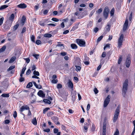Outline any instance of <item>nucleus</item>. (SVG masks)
<instances>
[{
    "label": "nucleus",
    "mask_w": 135,
    "mask_h": 135,
    "mask_svg": "<svg viewBox=\"0 0 135 135\" xmlns=\"http://www.w3.org/2000/svg\"><path fill=\"white\" fill-rule=\"evenodd\" d=\"M128 79H126L123 83L122 89V94L124 97H125L126 96V93L128 89Z\"/></svg>",
    "instance_id": "1"
},
{
    "label": "nucleus",
    "mask_w": 135,
    "mask_h": 135,
    "mask_svg": "<svg viewBox=\"0 0 135 135\" xmlns=\"http://www.w3.org/2000/svg\"><path fill=\"white\" fill-rule=\"evenodd\" d=\"M12 24V22H10L6 21L5 22L3 25V27L4 30L5 31H7L10 29Z\"/></svg>",
    "instance_id": "2"
},
{
    "label": "nucleus",
    "mask_w": 135,
    "mask_h": 135,
    "mask_svg": "<svg viewBox=\"0 0 135 135\" xmlns=\"http://www.w3.org/2000/svg\"><path fill=\"white\" fill-rule=\"evenodd\" d=\"M109 12V8L107 6L106 7L103 12V15L105 20L107 18Z\"/></svg>",
    "instance_id": "3"
},
{
    "label": "nucleus",
    "mask_w": 135,
    "mask_h": 135,
    "mask_svg": "<svg viewBox=\"0 0 135 135\" xmlns=\"http://www.w3.org/2000/svg\"><path fill=\"white\" fill-rule=\"evenodd\" d=\"M76 43L80 46H85V42L84 40L81 39H77L76 40Z\"/></svg>",
    "instance_id": "4"
},
{
    "label": "nucleus",
    "mask_w": 135,
    "mask_h": 135,
    "mask_svg": "<svg viewBox=\"0 0 135 135\" xmlns=\"http://www.w3.org/2000/svg\"><path fill=\"white\" fill-rule=\"evenodd\" d=\"M124 37V35L122 34L118 40V47L120 48L122 45Z\"/></svg>",
    "instance_id": "5"
},
{
    "label": "nucleus",
    "mask_w": 135,
    "mask_h": 135,
    "mask_svg": "<svg viewBox=\"0 0 135 135\" xmlns=\"http://www.w3.org/2000/svg\"><path fill=\"white\" fill-rule=\"evenodd\" d=\"M119 113V110H116L115 111L113 119V121L114 122H115L117 119Z\"/></svg>",
    "instance_id": "6"
},
{
    "label": "nucleus",
    "mask_w": 135,
    "mask_h": 135,
    "mask_svg": "<svg viewBox=\"0 0 135 135\" xmlns=\"http://www.w3.org/2000/svg\"><path fill=\"white\" fill-rule=\"evenodd\" d=\"M128 25V21L127 19L125 20V23L124 24L123 27V30L124 31H125L127 29V28Z\"/></svg>",
    "instance_id": "7"
},
{
    "label": "nucleus",
    "mask_w": 135,
    "mask_h": 135,
    "mask_svg": "<svg viewBox=\"0 0 135 135\" xmlns=\"http://www.w3.org/2000/svg\"><path fill=\"white\" fill-rule=\"evenodd\" d=\"M131 62V59L130 58L128 57L126 60V66L127 68H129Z\"/></svg>",
    "instance_id": "8"
},
{
    "label": "nucleus",
    "mask_w": 135,
    "mask_h": 135,
    "mask_svg": "<svg viewBox=\"0 0 135 135\" xmlns=\"http://www.w3.org/2000/svg\"><path fill=\"white\" fill-rule=\"evenodd\" d=\"M17 7L21 9H24L27 7V6L25 3H21L17 6Z\"/></svg>",
    "instance_id": "9"
},
{
    "label": "nucleus",
    "mask_w": 135,
    "mask_h": 135,
    "mask_svg": "<svg viewBox=\"0 0 135 135\" xmlns=\"http://www.w3.org/2000/svg\"><path fill=\"white\" fill-rule=\"evenodd\" d=\"M37 95L40 97L44 98L45 97V94L44 93L43 91L40 90L37 93Z\"/></svg>",
    "instance_id": "10"
},
{
    "label": "nucleus",
    "mask_w": 135,
    "mask_h": 135,
    "mask_svg": "<svg viewBox=\"0 0 135 135\" xmlns=\"http://www.w3.org/2000/svg\"><path fill=\"white\" fill-rule=\"evenodd\" d=\"M106 124L105 123H104L103 127V134L102 135H106Z\"/></svg>",
    "instance_id": "11"
},
{
    "label": "nucleus",
    "mask_w": 135,
    "mask_h": 135,
    "mask_svg": "<svg viewBox=\"0 0 135 135\" xmlns=\"http://www.w3.org/2000/svg\"><path fill=\"white\" fill-rule=\"evenodd\" d=\"M111 25L110 24L107 23V25L105 27V31L106 32H109L110 29Z\"/></svg>",
    "instance_id": "12"
},
{
    "label": "nucleus",
    "mask_w": 135,
    "mask_h": 135,
    "mask_svg": "<svg viewBox=\"0 0 135 135\" xmlns=\"http://www.w3.org/2000/svg\"><path fill=\"white\" fill-rule=\"evenodd\" d=\"M68 87L70 88L73 89V84L72 82L70 80H69L68 81Z\"/></svg>",
    "instance_id": "13"
},
{
    "label": "nucleus",
    "mask_w": 135,
    "mask_h": 135,
    "mask_svg": "<svg viewBox=\"0 0 135 135\" xmlns=\"http://www.w3.org/2000/svg\"><path fill=\"white\" fill-rule=\"evenodd\" d=\"M29 107L28 105H25L22 106L20 109V110H29Z\"/></svg>",
    "instance_id": "14"
},
{
    "label": "nucleus",
    "mask_w": 135,
    "mask_h": 135,
    "mask_svg": "<svg viewBox=\"0 0 135 135\" xmlns=\"http://www.w3.org/2000/svg\"><path fill=\"white\" fill-rule=\"evenodd\" d=\"M71 46L73 49H76L78 47L75 44H71Z\"/></svg>",
    "instance_id": "15"
},
{
    "label": "nucleus",
    "mask_w": 135,
    "mask_h": 135,
    "mask_svg": "<svg viewBox=\"0 0 135 135\" xmlns=\"http://www.w3.org/2000/svg\"><path fill=\"white\" fill-rule=\"evenodd\" d=\"M16 57L15 56L12 57L9 60V63H12L13 62L16 60Z\"/></svg>",
    "instance_id": "16"
},
{
    "label": "nucleus",
    "mask_w": 135,
    "mask_h": 135,
    "mask_svg": "<svg viewBox=\"0 0 135 135\" xmlns=\"http://www.w3.org/2000/svg\"><path fill=\"white\" fill-rule=\"evenodd\" d=\"M78 24H76L71 29V31H74L78 27Z\"/></svg>",
    "instance_id": "17"
},
{
    "label": "nucleus",
    "mask_w": 135,
    "mask_h": 135,
    "mask_svg": "<svg viewBox=\"0 0 135 135\" xmlns=\"http://www.w3.org/2000/svg\"><path fill=\"white\" fill-rule=\"evenodd\" d=\"M15 18V15L13 13H12L9 17V19L12 21H13Z\"/></svg>",
    "instance_id": "18"
},
{
    "label": "nucleus",
    "mask_w": 135,
    "mask_h": 135,
    "mask_svg": "<svg viewBox=\"0 0 135 135\" xmlns=\"http://www.w3.org/2000/svg\"><path fill=\"white\" fill-rule=\"evenodd\" d=\"M103 37V36L101 35L98 38L97 40V44L102 40Z\"/></svg>",
    "instance_id": "19"
},
{
    "label": "nucleus",
    "mask_w": 135,
    "mask_h": 135,
    "mask_svg": "<svg viewBox=\"0 0 135 135\" xmlns=\"http://www.w3.org/2000/svg\"><path fill=\"white\" fill-rule=\"evenodd\" d=\"M8 5H4L2 6H1L0 7V10H1L3 9H4L7 7H8Z\"/></svg>",
    "instance_id": "20"
},
{
    "label": "nucleus",
    "mask_w": 135,
    "mask_h": 135,
    "mask_svg": "<svg viewBox=\"0 0 135 135\" xmlns=\"http://www.w3.org/2000/svg\"><path fill=\"white\" fill-rule=\"evenodd\" d=\"M52 36V35L51 34L49 33H46L44 35V36L45 37L49 38H51Z\"/></svg>",
    "instance_id": "21"
},
{
    "label": "nucleus",
    "mask_w": 135,
    "mask_h": 135,
    "mask_svg": "<svg viewBox=\"0 0 135 135\" xmlns=\"http://www.w3.org/2000/svg\"><path fill=\"white\" fill-rule=\"evenodd\" d=\"M32 122L35 125H36L37 124V122L36 118H34L32 120Z\"/></svg>",
    "instance_id": "22"
},
{
    "label": "nucleus",
    "mask_w": 135,
    "mask_h": 135,
    "mask_svg": "<svg viewBox=\"0 0 135 135\" xmlns=\"http://www.w3.org/2000/svg\"><path fill=\"white\" fill-rule=\"evenodd\" d=\"M6 46L4 45L0 49V52H2L4 51L6 49Z\"/></svg>",
    "instance_id": "23"
},
{
    "label": "nucleus",
    "mask_w": 135,
    "mask_h": 135,
    "mask_svg": "<svg viewBox=\"0 0 135 135\" xmlns=\"http://www.w3.org/2000/svg\"><path fill=\"white\" fill-rule=\"evenodd\" d=\"M30 37L31 41L32 42L35 43V36L33 35L31 36Z\"/></svg>",
    "instance_id": "24"
},
{
    "label": "nucleus",
    "mask_w": 135,
    "mask_h": 135,
    "mask_svg": "<svg viewBox=\"0 0 135 135\" xmlns=\"http://www.w3.org/2000/svg\"><path fill=\"white\" fill-rule=\"evenodd\" d=\"M32 86V82H29L26 86V88H28L31 87Z\"/></svg>",
    "instance_id": "25"
},
{
    "label": "nucleus",
    "mask_w": 135,
    "mask_h": 135,
    "mask_svg": "<svg viewBox=\"0 0 135 135\" xmlns=\"http://www.w3.org/2000/svg\"><path fill=\"white\" fill-rule=\"evenodd\" d=\"M43 101L44 102L48 104H50L51 103V102L48 99H44Z\"/></svg>",
    "instance_id": "26"
},
{
    "label": "nucleus",
    "mask_w": 135,
    "mask_h": 135,
    "mask_svg": "<svg viewBox=\"0 0 135 135\" xmlns=\"http://www.w3.org/2000/svg\"><path fill=\"white\" fill-rule=\"evenodd\" d=\"M15 68V66L14 65L11 66L7 70V71H10L12 70Z\"/></svg>",
    "instance_id": "27"
},
{
    "label": "nucleus",
    "mask_w": 135,
    "mask_h": 135,
    "mask_svg": "<svg viewBox=\"0 0 135 135\" xmlns=\"http://www.w3.org/2000/svg\"><path fill=\"white\" fill-rule=\"evenodd\" d=\"M51 118L55 123H56L58 121V118L56 117H53Z\"/></svg>",
    "instance_id": "28"
},
{
    "label": "nucleus",
    "mask_w": 135,
    "mask_h": 135,
    "mask_svg": "<svg viewBox=\"0 0 135 135\" xmlns=\"http://www.w3.org/2000/svg\"><path fill=\"white\" fill-rule=\"evenodd\" d=\"M114 8H113L110 11V16H113L114 15Z\"/></svg>",
    "instance_id": "29"
},
{
    "label": "nucleus",
    "mask_w": 135,
    "mask_h": 135,
    "mask_svg": "<svg viewBox=\"0 0 135 135\" xmlns=\"http://www.w3.org/2000/svg\"><path fill=\"white\" fill-rule=\"evenodd\" d=\"M26 16L24 15L23 16L22 18V20H21L22 22L23 23H24V22H25L26 21Z\"/></svg>",
    "instance_id": "30"
},
{
    "label": "nucleus",
    "mask_w": 135,
    "mask_h": 135,
    "mask_svg": "<svg viewBox=\"0 0 135 135\" xmlns=\"http://www.w3.org/2000/svg\"><path fill=\"white\" fill-rule=\"evenodd\" d=\"M2 97H9V94H3L1 95Z\"/></svg>",
    "instance_id": "31"
},
{
    "label": "nucleus",
    "mask_w": 135,
    "mask_h": 135,
    "mask_svg": "<svg viewBox=\"0 0 135 135\" xmlns=\"http://www.w3.org/2000/svg\"><path fill=\"white\" fill-rule=\"evenodd\" d=\"M33 74L37 76H39L40 74L39 72L38 71H36L34 70L33 72Z\"/></svg>",
    "instance_id": "32"
},
{
    "label": "nucleus",
    "mask_w": 135,
    "mask_h": 135,
    "mask_svg": "<svg viewBox=\"0 0 135 135\" xmlns=\"http://www.w3.org/2000/svg\"><path fill=\"white\" fill-rule=\"evenodd\" d=\"M4 20V18L3 17H2L0 18V26H1L3 24Z\"/></svg>",
    "instance_id": "33"
},
{
    "label": "nucleus",
    "mask_w": 135,
    "mask_h": 135,
    "mask_svg": "<svg viewBox=\"0 0 135 135\" xmlns=\"http://www.w3.org/2000/svg\"><path fill=\"white\" fill-rule=\"evenodd\" d=\"M109 102H107L106 101V100H105L104 101V107H107V105L109 103Z\"/></svg>",
    "instance_id": "34"
},
{
    "label": "nucleus",
    "mask_w": 135,
    "mask_h": 135,
    "mask_svg": "<svg viewBox=\"0 0 135 135\" xmlns=\"http://www.w3.org/2000/svg\"><path fill=\"white\" fill-rule=\"evenodd\" d=\"M32 56L34 57L36 59H37L39 58V55L37 54H33L32 55Z\"/></svg>",
    "instance_id": "35"
},
{
    "label": "nucleus",
    "mask_w": 135,
    "mask_h": 135,
    "mask_svg": "<svg viewBox=\"0 0 135 135\" xmlns=\"http://www.w3.org/2000/svg\"><path fill=\"white\" fill-rule=\"evenodd\" d=\"M110 96L109 95H108L107 96V97L105 99V100H106L107 101L109 102L110 100Z\"/></svg>",
    "instance_id": "36"
},
{
    "label": "nucleus",
    "mask_w": 135,
    "mask_h": 135,
    "mask_svg": "<svg viewBox=\"0 0 135 135\" xmlns=\"http://www.w3.org/2000/svg\"><path fill=\"white\" fill-rule=\"evenodd\" d=\"M93 24V21H89V24L88 25V27H92Z\"/></svg>",
    "instance_id": "37"
},
{
    "label": "nucleus",
    "mask_w": 135,
    "mask_h": 135,
    "mask_svg": "<svg viewBox=\"0 0 135 135\" xmlns=\"http://www.w3.org/2000/svg\"><path fill=\"white\" fill-rule=\"evenodd\" d=\"M19 24L18 23L15 25L13 27V30H16L18 27L19 26Z\"/></svg>",
    "instance_id": "38"
},
{
    "label": "nucleus",
    "mask_w": 135,
    "mask_h": 135,
    "mask_svg": "<svg viewBox=\"0 0 135 135\" xmlns=\"http://www.w3.org/2000/svg\"><path fill=\"white\" fill-rule=\"evenodd\" d=\"M110 44H106V45L104 46V50H105V49L107 47L108 48H110Z\"/></svg>",
    "instance_id": "39"
},
{
    "label": "nucleus",
    "mask_w": 135,
    "mask_h": 135,
    "mask_svg": "<svg viewBox=\"0 0 135 135\" xmlns=\"http://www.w3.org/2000/svg\"><path fill=\"white\" fill-rule=\"evenodd\" d=\"M35 43L36 44H37V45H39L41 43V41L39 40H36V41Z\"/></svg>",
    "instance_id": "40"
},
{
    "label": "nucleus",
    "mask_w": 135,
    "mask_h": 135,
    "mask_svg": "<svg viewBox=\"0 0 135 135\" xmlns=\"http://www.w3.org/2000/svg\"><path fill=\"white\" fill-rule=\"evenodd\" d=\"M76 70L77 71H80L81 69V68L79 66H76Z\"/></svg>",
    "instance_id": "41"
},
{
    "label": "nucleus",
    "mask_w": 135,
    "mask_h": 135,
    "mask_svg": "<svg viewBox=\"0 0 135 135\" xmlns=\"http://www.w3.org/2000/svg\"><path fill=\"white\" fill-rule=\"evenodd\" d=\"M45 37L44 36V37H42L41 39L42 41L44 43H46L47 42L46 40Z\"/></svg>",
    "instance_id": "42"
},
{
    "label": "nucleus",
    "mask_w": 135,
    "mask_h": 135,
    "mask_svg": "<svg viewBox=\"0 0 135 135\" xmlns=\"http://www.w3.org/2000/svg\"><path fill=\"white\" fill-rule=\"evenodd\" d=\"M122 56H120L119 57V59L118 60V64H120V63L122 61Z\"/></svg>",
    "instance_id": "43"
},
{
    "label": "nucleus",
    "mask_w": 135,
    "mask_h": 135,
    "mask_svg": "<svg viewBox=\"0 0 135 135\" xmlns=\"http://www.w3.org/2000/svg\"><path fill=\"white\" fill-rule=\"evenodd\" d=\"M53 114V113L51 112H48L47 114V115L49 117H50Z\"/></svg>",
    "instance_id": "44"
},
{
    "label": "nucleus",
    "mask_w": 135,
    "mask_h": 135,
    "mask_svg": "<svg viewBox=\"0 0 135 135\" xmlns=\"http://www.w3.org/2000/svg\"><path fill=\"white\" fill-rule=\"evenodd\" d=\"M51 20L53 21L57 22L59 21V20L58 18H52Z\"/></svg>",
    "instance_id": "45"
},
{
    "label": "nucleus",
    "mask_w": 135,
    "mask_h": 135,
    "mask_svg": "<svg viewBox=\"0 0 135 135\" xmlns=\"http://www.w3.org/2000/svg\"><path fill=\"white\" fill-rule=\"evenodd\" d=\"M58 82L57 79H53L51 81V82L52 83L56 84Z\"/></svg>",
    "instance_id": "46"
},
{
    "label": "nucleus",
    "mask_w": 135,
    "mask_h": 135,
    "mask_svg": "<svg viewBox=\"0 0 135 135\" xmlns=\"http://www.w3.org/2000/svg\"><path fill=\"white\" fill-rule=\"evenodd\" d=\"M102 8H100L99 9H98V10L96 11V12L98 14H100V13L102 11Z\"/></svg>",
    "instance_id": "47"
},
{
    "label": "nucleus",
    "mask_w": 135,
    "mask_h": 135,
    "mask_svg": "<svg viewBox=\"0 0 135 135\" xmlns=\"http://www.w3.org/2000/svg\"><path fill=\"white\" fill-rule=\"evenodd\" d=\"M25 80V78L23 77H20L19 79V81L20 82H22Z\"/></svg>",
    "instance_id": "48"
},
{
    "label": "nucleus",
    "mask_w": 135,
    "mask_h": 135,
    "mask_svg": "<svg viewBox=\"0 0 135 135\" xmlns=\"http://www.w3.org/2000/svg\"><path fill=\"white\" fill-rule=\"evenodd\" d=\"M26 30V27H24L23 28L22 31H21V33H23L25 32Z\"/></svg>",
    "instance_id": "49"
},
{
    "label": "nucleus",
    "mask_w": 135,
    "mask_h": 135,
    "mask_svg": "<svg viewBox=\"0 0 135 135\" xmlns=\"http://www.w3.org/2000/svg\"><path fill=\"white\" fill-rule=\"evenodd\" d=\"M26 69V67H24L22 69V71L21 72V73L24 74V73Z\"/></svg>",
    "instance_id": "50"
},
{
    "label": "nucleus",
    "mask_w": 135,
    "mask_h": 135,
    "mask_svg": "<svg viewBox=\"0 0 135 135\" xmlns=\"http://www.w3.org/2000/svg\"><path fill=\"white\" fill-rule=\"evenodd\" d=\"M119 132L118 129H116V131L114 134V135H119Z\"/></svg>",
    "instance_id": "51"
},
{
    "label": "nucleus",
    "mask_w": 135,
    "mask_h": 135,
    "mask_svg": "<svg viewBox=\"0 0 135 135\" xmlns=\"http://www.w3.org/2000/svg\"><path fill=\"white\" fill-rule=\"evenodd\" d=\"M62 87V85L60 84H58L57 85V88L58 89L61 88Z\"/></svg>",
    "instance_id": "52"
},
{
    "label": "nucleus",
    "mask_w": 135,
    "mask_h": 135,
    "mask_svg": "<svg viewBox=\"0 0 135 135\" xmlns=\"http://www.w3.org/2000/svg\"><path fill=\"white\" fill-rule=\"evenodd\" d=\"M31 72V70L30 69H28L27 70L26 73V75H29Z\"/></svg>",
    "instance_id": "53"
},
{
    "label": "nucleus",
    "mask_w": 135,
    "mask_h": 135,
    "mask_svg": "<svg viewBox=\"0 0 135 135\" xmlns=\"http://www.w3.org/2000/svg\"><path fill=\"white\" fill-rule=\"evenodd\" d=\"M13 117L15 118L17 117V113L16 111H14V113L13 114Z\"/></svg>",
    "instance_id": "54"
},
{
    "label": "nucleus",
    "mask_w": 135,
    "mask_h": 135,
    "mask_svg": "<svg viewBox=\"0 0 135 135\" xmlns=\"http://www.w3.org/2000/svg\"><path fill=\"white\" fill-rule=\"evenodd\" d=\"M39 25L41 26H44L45 25V24L41 21H40L39 22Z\"/></svg>",
    "instance_id": "55"
},
{
    "label": "nucleus",
    "mask_w": 135,
    "mask_h": 135,
    "mask_svg": "<svg viewBox=\"0 0 135 135\" xmlns=\"http://www.w3.org/2000/svg\"><path fill=\"white\" fill-rule=\"evenodd\" d=\"M106 56V53L105 52H103L102 55V57L104 58Z\"/></svg>",
    "instance_id": "56"
},
{
    "label": "nucleus",
    "mask_w": 135,
    "mask_h": 135,
    "mask_svg": "<svg viewBox=\"0 0 135 135\" xmlns=\"http://www.w3.org/2000/svg\"><path fill=\"white\" fill-rule=\"evenodd\" d=\"M32 71H33L36 69V65H33L32 66Z\"/></svg>",
    "instance_id": "57"
},
{
    "label": "nucleus",
    "mask_w": 135,
    "mask_h": 135,
    "mask_svg": "<svg viewBox=\"0 0 135 135\" xmlns=\"http://www.w3.org/2000/svg\"><path fill=\"white\" fill-rule=\"evenodd\" d=\"M43 131L46 132H49L50 131V129L49 128L44 129L43 130Z\"/></svg>",
    "instance_id": "58"
},
{
    "label": "nucleus",
    "mask_w": 135,
    "mask_h": 135,
    "mask_svg": "<svg viewBox=\"0 0 135 135\" xmlns=\"http://www.w3.org/2000/svg\"><path fill=\"white\" fill-rule=\"evenodd\" d=\"M63 12L61 10H60L58 12V15L59 16L61 15Z\"/></svg>",
    "instance_id": "59"
},
{
    "label": "nucleus",
    "mask_w": 135,
    "mask_h": 135,
    "mask_svg": "<svg viewBox=\"0 0 135 135\" xmlns=\"http://www.w3.org/2000/svg\"><path fill=\"white\" fill-rule=\"evenodd\" d=\"M54 132L55 133H56L58 132V130L57 129L55 128L54 129Z\"/></svg>",
    "instance_id": "60"
},
{
    "label": "nucleus",
    "mask_w": 135,
    "mask_h": 135,
    "mask_svg": "<svg viewBox=\"0 0 135 135\" xmlns=\"http://www.w3.org/2000/svg\"><path fill=\"white\" fill-rule=\"evenodd\" d=\"M94 91L95 93V94H97L98 92V91L97 89L95 88L94 89Z\"/></svg>",
    "instance_id": "61"
},
{
    "label": "nucleus",
    "mask_w": 135,
    "mask_h": 135,
    "mask_svg": "<svg viewBox=\"0 0 135 135\" xmlns=\"http://www.w3.org/2000/svg\"><path fill=\"white\" fill-rule=\"evenodd\" d=\"M105 62V61L104 60H103L102 59H101L100 60V65H101L102 66V65Z\"/></svg>",
    "instance_id": "62"
},
{
    "label": "nucleus",
    "mask_w": 135,
    "mask_h": 135,
    "mask_svg": "<svg viewBox=\"0 0 135 135\" xmlns=\"http://www.w3.org/2000/svg\"><path fill=\"white\" fill-rule=\"evenodd\" d=\"M95 128L94 126V125H92V127L91 128V131H95Z\"/></svg>",
    "instance_id": "63"
},
{
    "label": "nucleus",
    "mask_w": 135,
    "mask_h": 135,
    "mask_svg": "<svg viewBox=\"0 0 135 135\" xmlns=\"http://www.w3.org/2000/svg\"><path fill=\"white\" fill-rule=\"evenodd\" d=\"M53 14L54 15H56L58 14V12L57 11H55L53 12Z\"/></svg>",
    "instance_id": "64"
}]
</instances>
